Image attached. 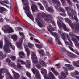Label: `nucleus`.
<instances>
[{
    "label": "nucleus",
    "mask_w": 79,
    "mask_h": 79,
    "mask_svg": "<svg viewBox=\"0 0 79 79\" xmlns=\"http://www.w3.org/2000/svg\"><path fill=\"white\" fill-rule=\"evenodd\" d=\"M31 58L32 61L33 63L35 64H38L35 65V66L37 68H40L42 67V66H47V64L45 62L42 60L41 59H40L39 61H37V57L36 56L35 54L34 53V52L33 51H32L31 52Z\"/></svg>",
    "instance_id": "f257e3e1"
},
{
    "label": "nucleus",
    "mask_w": 79,
    "mask_h": 79,
    "mask_svg": "<svg viewBox=\"0 0 79 79\" xmlns=\"http://www.w3.org/2000/svg\"><path fill=\"white\" fill-rule=\"evenodd\" d=\"M23 2V9L25 11V13L28 17H29L30 18L31 20L33 21L34 20V17L32 16V15L31 13V12L29 10V2L28 0H22Z\"/></svg>",
    "instance_id": "f03ea898"
},
{
    "label": "nucleus",
    "mask_w": 79,
    "mask_h": 79,
    "mask_svg": "<svg viewBox=\"0 0 79 79\" xmlns=\"http://www.w3.org/2000/svg\"><path fill=\"white\" fill-rule=\"evenodd\" d=\"M4 40L5 42V44L3 48L4 51L5 52L7 53H8L11 52V50L9 48V46L11 47L12 50H14L15 49V46H12L11 43L10 42L8 41L7 38L6 37L4 38Z\"/></svg>",
    "instance_id": "7ed1b4c3"
},
{
    "label": "nucleus",
    "mask_w": 79,
    "mask_h": 79,
    "mask_svg": "<svg viewBox=\"0 0 79 79\" xmlns=\"http://www.w3.org/2000/svg\"><path fill=\"white\" fill-rule=\"evenodd\" d=\"M57 18L59 21V22L57 21V24L60 30H61L62 28H63L64 31L68 32L69 30L66 28V26L65 24H64L63 22L61 21L63 20V18L60 16L58 17Z\"/></svg>",
    "instance_id": "20e7f679"
},
{
    "label": "nucleus",
    "mask_w": 79,
    "mask_h": 79,
    "mask_svg": "<svg viewBox=\"0 0 79 79\" xmlns=\"http://www.w3.org/2000/svg\"><path fill=\"white\" fill-rule=\"evenodd\" d=\"M65 21L68 23L71 27L72 29L76 30V31H78L79 28V25L78 24H76L75 25L73 24L70 19L69 18H66L65 19Z\"/></svg>",
    "instance_id": "39448f33"
},
{
    "label": "nucleus",
    "mask_w": 79,
    "mask_h": 79,
    "mask_svg": "<svg viewBox=\"0 0 79 79\" xmlns=\"http://www.w3.org/2000/svg\"><path fill=\"white\" fill-rule=\"evenodd\" d=\"M48 29L49 32H50L51 34V35H53V36H54V37H55L56 38V42L57 43V44H58L59 45H62V43H61L60 42V40H59V39H58V33L53 32H52V31L50 30V29L48 28Z\"/></svg>",
    "instance_id": "423d86ee"
},
{
    "label": "nucleus",
    "mask_w": 79,
    "mask_h": 79,
    "mask_svg": "<svg viewBox=\"0 0 79 79\" xmlns=\"http://www.w3.org/2000/svg\"><path fill=\"white\" fill-rule=\"evenodd\" d=\"M69 34L71 36V37H72V40L73 42H75V46H76V47H78V46H79L78 48L79 49V44L77 41L76 39L74 38V37H76L78 39V40H79V37L76 36V35H74L73 32L69 33Z\"/></svg>",
    "instance_id": "0eeeda50"
},
{
    "label": "nucleus",
    "mask_w": 79,
    "mask_h": 79,
    "mask_svg": "<svg viewBox=\"0 0 79 79\" xmlns=\"http://www.w3.org/2000/svg\"><path fill=\"white\" fill-rule=\"evenodd\" d=\"M68 15L72 20H74V17H73V16H74L75 20L76 22L78 21V19L76 17V12L75 10H73V12L72 14L71 12H68Z\"/></svg>",
    "instance_id": "6e6552de"
},
{
    "label": "nucleus",
    "mask_w": 79,
    "mask_h": 79,
    "mask_svg": "<svg viewBox=\"0 0 79 79\" xmlns=\"http://www.w3.org/2000/svg\"><path fill=\"white\" fill-rule=\"evenodd\" d=\"M4 28H2V29L3 31L5 33H11V32H13L14 31L11 27L9 26L6 25L4 26Z\"/></svg>",
    "instance_id": "1a4fd4ad"
},
{
    "label": "nucleus",
    "mask_w": 79,
    "mask_h": 79,
    "mask_svg": "<svg viewBox=\"0 0 79 79\" xmlns=\"http://www.w3.org/2000/svg\"><path fill=\"white\" fill-rule=\"evenodd\" d=\"M40 13H37V17L36 18L35 20L39 26L40 27H42V20H41L40 19Z\"/></svg>",
    "instance_id": "9d476101"
},
{
    "label": "nucleus",
    "mask_w": 79,
    "mask_h": 79,
    "mask_svg": "<svg viewBox=\"0 0 79 79\" xmlns=\"http://www.w3.org/2000/svg\"><path fill=\"white\" fill-rule=\"evenodd\" d=\"M42 16L44 18L46 21L48 22V23H52V21L49 19V18L52 17V15H47L44 13H42Z\"/></svg>",
    "instance_id": "9b49d317"
},
{
    "label": "nucleus",
    "mask_w": 79,
    "mask_h": 79,
    "mask_svg": "<svg viewBox=\"0 0 79 79\" xmlns=\"http://www.w3.org/2000/svg\"><path fill=\"white\" fill-rule=\"evenodd\" d=\"M31 70L32 71L33 74L35 75V77L36 78L39 79H41V77H40V74L39 73V72L37 69L34 68H33Z\"/></svg>",
    "instance_id": "f8f14e48"
},
{
    "label": "nucleus",
    "mask_w": 79,
    "mask_h": 79,
    "mask_svg": "<svg viewBox=\"0 0 79 79\" xmlns=\"http://www.w3.org/2000/svg\"><path fill=\"white\" fill-rule=\"evenodd\" d=\"M43 4L45 6L46 9V10L48 11V12H50L51 13H53V12H54V10H53V8L52 7H48L47 6V2L46 1H43Z\"/></svg>",
    "instance_id": "ddd939ff"
},
{
    "label": "nucleus",
    "mask_w": 79,
    "mask_h": 79,
    "mask_svg": "<svg viewBox=\"0 0 79 79\" xmlns=\"http://www.w3.org/2000/svg\"><path fill=\"white\" fill-rule=\"evenodd\" d=\"M64 68L65 70H66L64 71V73H65L63 72H61V74L63 77H61L60 76H58V77L59 79H65V78L67 77L66 76L68 75V71L66 70V68L64 67Z\"/></svg>",
    "instance_id": "4468645a"
},
{
    "label": "nucleus",
    "mask_w": 79,
    "mask_h": 79,
    "mask_svg": "<svg viewBox=\"0 0 79 79\" xmlns=\"http://www.w3.org/2000/svg\"><path fill=\"white\" fill-rule=\"evenodd\" d=\"M58 7L55 6V8L57 11H61V12H63L64 13V14L63 13H60V16H66V14H65V10L61 7H60L59 9H58Z\"/></svg>",
    "instance_id": "2eb2a0df"
},
{
    "label": "nucleus",
    "mask_w": 79,
    "mask_h": 79,
    "mask_svg": "<svg viewBox=\"0 0 79 79\" xmlns=\"http://www.w3.org/2000/svg\"><path fill=\"white\" fill-rule=\"evenodd\" d=\"M8 64L10 66H13V67H14L15 69H17V68H18L19 69H21V68H22V66H21V64H17V65L16 66L15 65V63L10 62L8 63Z\"/></svg>",
    "instance_id": "dca6fc26"
},
{
    "label": "nucleus",
    "mask_w": 79,
    "mask_h": 79,
    "mask_svg": "<svg viewBox=\"0 0 79 79\" xmlns=\"http://www.w3.org/2000/svg\"><path fill=\"white\" fill-rule=\"evenodd\" d=\"M23 43V38H21L19 42H17L16 43L15 45L20 50H22L23 48L21 46L22 44Z\"/></svg>",
    "instance_id": "f3484780"
},
{
    "label": "nucleus",
    "mask_w": 79,
    "mask_h": 79,
    "mask_svg": "<svg viewBox=\"0 0 79 79\" xmlns=\"http://www.w3.org/2000/svg\"><path fill=\"white\" fill-rule=\"evenodd\" d=\"M31 8L32 11L33 13L35 12V10L36 11H38V9L37 8V6L35 4H31Z\"/></svg>",
    "instance_id": "a211bd4d"
},
{
    "label": "nucleus",
    "mask_w": 79,
    "mask_h": 79,
    "mask_svg": "<svg viewBox=\"0 0 79 79\" xmlns=\"http://www.w3.org/2000/svg\"><path fill=\"white\" fill-rule=\"evenodd\" d=\"M58 33L60 35H61V37L63 40H65V36L67 35V34L65 33H63L61 31L59 30Z\"/></svg>",
    "instance_id": "6ab92c4d"
},
{
    "label": "nucleus",
    "mask_w": 79,
    "mask_h": 79,
    "mask_svg": "<svg viewBox=\"0 0 79 79\" xmlns=\"http://www.w3.org/2000/svg\"><path fill=\"white\" fill-rule=\"evenodd\" d=\"M49 77H47L46 75L44 76V77L45 79H55V76H53L52 72H49Z\"/></svg>",
    "instance_id": "aec40b11"
},
{
    "label": "nucleus",
    "mask_w": 79,
    "mask_h": 79,
    "mask_svg": "<svg viewBox=\"0 0 79 79\" xmlns=\"http://www.w3.org/2000/svg\"><path fill=\"white\" fill-rule=\"evenodd\" d=\"M0 3L2 5L5 6L7 8H10V7H9V6H7V5L4 4L6 3V4H9V2L8 1H3L2 0L0 1Z\"/></svg>",
    "instance_id": "412c9836"
},
{
    "label": "nucleus",
    "mask_w": 79,
    "mask_h": 79,
    "mask_svg": "<svg viewBox=\"0 0 79 79\" xmlns=\"http://www.w3.org/2000/svg\"><path fill=\"white\" fill-rule=\"evenodd\" d=\"M66 37L67 38L68 40H69V42L70 44H69V43H68V42L66 41H64L65 44L66 45H70V46H71V47H73V43L72 42H71V40H70V39H69V37H68V36H67Z\"/></svg>",
    "instance_id": "4be33fe9"
},
{
    "label": "nucleus",
    "mask_w": 79,
    "mask_h": 79,
    "mask_svg": "<svg viewBox=\"0 0 79 79\" xmlns=\"http://www.w3.org/2000/svg\"><path fill=\"white\" fill-rule=\"evenodd\" d=\"M65 9L67 11V13H71L69 11L68 12V11H71V14L73 13L74 11H75L71 7H66L65 8Z\"/></svg>",
    "instance_id": "5701e85b"
},
{
    "label": "nucleus",
    "mask_w": 79,
    "mask_h": 79,
    "mask_svg": "<svg viewBox=\"0 0 79 79\" xmlns=\"http://www.w3.org/2000/svg\"><path fill=\"white\" fill-rule=\"evenodd\" d=\"M24 46L25 48V49L26 51L27 56H29V55H30V51L29 50V49L27 48V45L25 44H24Z\"/></svg>",
    "instance_id": "b1692460"
},
{
    "label": "nucleus",
    "mask_w": 79,
    "mask_h": 79,
    "mask_svg": "<svg viewBox=\"0 0 79 79\" xmlns=\"http://www.w3.org/2000/svg\"><path fill=\"white\" fill-rule=\"evenodd\" d=\"M67 55L69 56L70 57H71V58H76L77 56L76 55L74 54L71 53V52H67Z\"/></svg>",
    "instance_id": "393cba45"
},
{
    "label": "nucleus",
    "mask_w": 79,
    "mask_h": 79,
    "mask_svg": "<svg viewBox=\"0 0 79 79\" xmlns=\"http://www.w3.org/2000/svg\"><path fill=\"white\" fill-rule=\"evenodd\" d=\"M12 72L15 78V79H19V74L14 71H13Z\"/></svg>",
    "instance_id": "a878e982"
},
{
    "label": "nucleus",
    "mask_w": 79,
    "mask_h": 79,
    "mask_svg": "<svg viewBox=\"0 0 79 79\" xmlns=\"http://www.w3.org/2000/svg\"><path fill=\"white\" fill-rule=\"evenodd\" d=\"M25 64L26 66V68H29L30 67V66L31 65V62H30V61L28 60H27L25 62Z\"/></svg>",
    "instance_id": "bb28decb"
},
{
    "label": "nucleus",
    "mask_w": 79,
    "mask_h": 79,
    "mask_svg": "<svg viewBox=\"0 0 79 79\" xmlns=\"http://www.w3.org/2000/svg\"><path fill=\"white\" fill-rule=\"evenodd\" d=\"M11 37L14 42L16 41L18 39V36L15 34L12 35Z\"/></svg>",
    "instance_id": "cd10ccee"
},
{
    "label": "nucleus",
    "mask_w": 79,
    "mask_h": 79,
    "mask_svg": "<svg viewBox=\"0 0 79 79\" xmlns=\"http://www.w3.org/2000/svg\"><path fill=\"white\" fill-rule=\"evenodd\" d=\"M52 2L56 4L58 6H60L61 5V4L60 2V1L57 0H52Z\"/></svg>",
    "instance_id": "c85d7f7f"
},
{
    "label": "nucleus",
    "mask_w": 79,
    "mask_h": 79,
    "mask_svg": "<svg viewBox=\"0 0 79 79\" xmlns=\"http://www.w3.org/2000/svg\"><path fill=\"white\" fill-rule=\"evenodd\" d=\"M65 66L67 67L69 69H70L71 70H73L74 69V67H72L71 65L68 64H65Z\"/></svg>",
    "instance_id": "c756f323"
},
{
    "label": "nucleus",
    "mask_w": 79,
    "mask_h": 79,
    "mask_svg": "<svg viewBox=\"0 0 79 79\" xmlns=\"http://www.w3.org/2000/svg\"><path fill=\"white\" fill-rule=\"evenodd\" d=\"M19 56H20L21 58H24V53L23 51H21L19 52Z\"/></svg>",
    "instance_id": "7c9ffc66"
},
{
    "label": "nucleus",
    "mask_w": 79,
    "mask_h": 79,
    "mask_svg": "<svg viewBox=\"0 0 79 79\" xmlns=\"http://www.w3.org/2000/svg\"><path fill=\"white\" fill-rule=\"evenodd\" d=\"M62 3H65L66 2V1L65 0H60ZM67 1L69 4V5H72V3L70 0H67Z\"/></svg>",
    "instance_id": "2f4dec72"
},
{
    "label": "nucleus",
    "mask_w": 79,
    "mask_h": 79,
    "mask_svg": "<svg viewBox=\"0 0 79 79\" xmlns=\"http://www.w3.org/2000/svg\"><path fill=\"white\" fill-rule=\"evenodd\" d=\"M6 56V55L4 54L3 55L2 52H0V60H2L5 58Z\"/></svg>",
    "instance_id": "473e14b6"
},
{
    "label": "nucleus",
    "mask_w": 79,
    "mask_h": 79,
    "mask_svg": "<svg viewBox=\"0 0 79 79\" xmlns=\"http://www.w3.org/2000/svg\"><path fill=\"white\" fill-rule=\"evenodd\" d=\"M38 52L40 54L42 55H44L45 54V52L43 49L38 50Z\"/></svg>",
    "instance_id": "72a5a7b5"
},
{
    "label": "nucleus",
    "mask_w": 79,
    "mask_h": 79,
    "mask_svg": "<svg viewBox=\"0 0 79 79\" xmlns=\"http://www.w3.org/2000/svg\"><path fill=\"white\" fill-rule=\"evenodd\" d=\"M41 70V72L42 73V74H47V70L44 69H40Z\"/></svg>",
    "instance_id": "f704fd0d"
},
{
    "label": "nucleus",
    "mask_w": 79,
    "mask_h": 79,
    "mask_svg": "<svg viewBox=\"0 0 79 79\" xmlns=\"http://www.w3.org/2000/svg\"><path fill=\"white\" fill-rule=\"evenodd\" d=\"M17 61L18 62H20L22 64H25V62L22 60H21V59L19 57L17 59Z\"/></svg>",
    "instance_id": "c9c22d12"
},
{
    "label": "nucleus",
    "mask_w": 79,
    "mask_h": 79,
    "mask_svg": "<svg viewBox=\"0 0 79 79\" xmlns=\"http://www.w3.org/2000/svg\"><path fill=\"white\" fill-rule=\"evenodd\" d=\"M77 63L75 61L73 62V64L77 67H79V60L77 61Z\"/></svg>",
    "instance_id": "e433bc0d"
},
{
    "label": "nucleus",
    "mask_w": 79,
    "mask_h": 79,
    "mask_svg": "<svg viewBox=\"0 0 79 79\" xmlns=\"http://www.w3.org/2000/svg\"><path fill=\"white\" fill-rule=\"evenodd\" d=\"M37 4L39 5V6L40 8V10H44V7H43V6H42L41 3L39 2H38L37 3Z\"/></svg>",
    "instance_id": "4c0bfd02"
},
{
    "label": "nucleus",
    "mask_w": 79,
    "mask_h": 79,
    "mask_svg": "<svg viewBox=\"0 0 79 79\" xmlns=\"http://www.w3.org/2000/svg\"><path fill=\"white\" fill-rule=\"evenodd\" d=\"M5 10H6V9L4 8V7H0V13H3V11H5Z\"/></svg>",
    "instance_id": "58836bf2"
},
{
    "label": "nucleus",
    "mask_w": 79,
    "mask_h": 79,
    "mask_svg": "<svg viewBox=\"0 0 79 79\" xmlns=\"http://www.w3.org/2000/svg\"><path fill=\"white\" fill-rule=\"evenodd\" d=\"M3 71V69H0V79H2L4 77L2 75L1 73L2 71Z\"/></svg>",
    "instance_id": "ea45409f"
},
{
    "label": "nucleus",
    "mask_w": 79,
    "mask_h": 79,
    "mask_svg": "<svg viewBox=\"0 0 79 79\" xmlns=\"http://www.w3.org/2000/svg\"><path fill=\"white\" fill-rule=\"evenodd\" d=\"M26 74L27 76L29 77H31V74L30 73H29V72H26Z\"/></svg>",
    "instance_id": "a19ab883"
},
{
    "label": "nucleus",
    "mask_w": 79,
    "mask_h": 79,
    "mask_svg": "<svg viewBox=\"0 0 79 79\" xmlns=\"http://www.w3.org/2000/svg\"><path fill=\"white\" fill-rule=\"evenodd\" d=\"M28 46L30 48H32V47H34V45L31 43H28Z\"/></svg>",
    "instance_id": "79ce46f5"
},
{
    "label": "nucleus",
    "mask_w": 79,
    "mask_h": 79,
    "mask_svg": "<svg viewBox=\"0 0 79 79\" xmlns=\"http://www.w3.org/2000/svg\"><path fill=\"white\" fill-rule=\"evenodd\" d=\"M16 56H12L11 57V58L12 60V61H15V60H16Z\"/></svg>",
    "instance_id": "37998d69"
},
{
    "label": "nucleus",
    "mask_w": 79,
    "mask_h": 79,
    "mask_svg": "<svg viewBox=\"0 0 79 79\" xmlns=\"http://www.w3.org/2000/svg\"><path fill=\"white\" fill-rule=\"evenodd\" d=\"M52 40H53L52 39V38H50L48 40V42H49V43H52Z\"/></svg>",
    "instance_id": "c03bdc74"
},
{
    "label": "nucleus",
    "mask_w": 79,
    "mask_h": 79,
    "mask_svg": "<svg viewBox=\"0 0 79 79\" xmlns=\"http://www.w3.org/2000/svg\"><path fill=\"white\" fill-rule=\"evenodd\" d=\"M2 46H3V42H2V41H1L0 42V48L2 49Z\"/></svg>",
    "instance_id": "a18cd8bd"
},
{
    "label": "nucleus",
    "mask_w": 79,
    "mask_h": 79,
    "mask_svg": "<svg viewBox=\"0 0 79 79\" xmlns=\"http://www.w3.org/2000/svg\"><path fill=\"white\" fill-rule=\"evenodd\" d=\"M69 48L71 50V51H72V52H74V50L72 47H71L70 46H69Z\"/></svg>",
    "instance_id": "49530a36"
},
{
    "label": "nucleus",
    "mask_w": 79,
    "mask_h": 79,
    "mask_svg": "<svg viewBox=\"0 0 79 79\" xmlns=\"http://www.w3.org/2000/svg\"><path fill=\"white\" fill-rule=\"evenodd\" d=\"M35 46H36V47L38 48H41L42 47L41 46H40L39 45H38V44H35Z\"/></svg>",
    "instance_id": "de8ad7c7"
},
{
    "label": "nucleus",
    "mask_w": 79,
    "mask_h": 79,
    "mask_svg": "<svg viewBox=\"0 0 79 79\" xmlns=\"http://www.w3.org/2000/svg\"><path fill=\"white\" fill-rule=\"evenodd\" d=\"M56 66L58 68H60V64H56Z\"/></svg>",
    "instance_id": "09e8293b"
},
{
    "label": "nucleus",
    "mask_w": 79,
    "mask_h": 79,
    "mask_svg": "<svg viewBox=\"0 0 79 79\" xmlns=\"http://www.w3.org/2000/svg\"><path fill=\"white\" fill-rule=\"evenodd\" d=\"M53 73L55 74V75H56V76H58V72L57 71H55L53 72Z\"/></svg>",
    "instance_id": "8fccbe9b"
},
{
    "label": "nucleus",
    "mask_w": 79,
    "mask_h": 79,
    "mask_svg": "<svg viewBox=\"0 0 79 79\" xmlns=\"http://www.w3.org/2000/svg\"><path fill=\"white\" fill-rule=\"evenodd\" d=\"M6 62H8L9 63H10L11 62V60L9 59H6Z\"/></svg>",
    "instance_id": "3c124183"
},
{
    "label": "nucleus",
    "mask_w": 79,
    "mask_h": 79,
    "mask_svg": "<svg viewBox=\"0 0 79 79\" xmlns=\"http://www.w3.org/2000/svg\"><path fill=\"white\" fill-rule=\"evenodd\" d=\"M19 35H22V36H23V37H24V35H23V33H22L21 32H19Z\"/></svg>",
    "instance_id": "603ef678"
},
{
    "label": "nucleus",
    "mask_w": 79,
    "mask_h": 79,
    "mask_svg": "<svg viewBox=\"0 0 79 79\" xmlns=\"http://www.w3.org/2000/svg\"><path fill=\"white\" fill-rule=\"evenodd\" d=\"M34 40L36 42H38V43H40V42H39V40H37L35 39H34Z\"/></svg>",
    "instance_id": "864d4df0"
},
{
    "label": "nucleus",
    "mask_w": 79,
    "mask_h": 79,
    "mask_svg": "<svg viewBox=\"0 0 79 79\" xmlns=\"http://www.w3.org/2000/svg\"><path fill=\"white\" fill-rule=\"evenodd\" d=\"M75 74H76V75H78V74H79V72L77 71H75Z\"/></svg>",
    "instance_id": "5fc2aeb1"
},
{
    "label": "nucleus",
    "mask_w": 79,
    "mask_h": 79,
    "mask_svg": "<svg viewBox=\"0 0 79 79\" xmlns=\"http://www.w3.org/2000/svg\"><path fill=\"white\" fill-rule=\"evenodd\" d=\"M51 69L52 71L53 72L55 71V69L53 67H52L51 68Z\"/></svg>",
    "instance_id": "6e6d98bb"
},
{
    "label": "nucleus",
    "mask_w": 79,
    "mask_h": 79,
    "mask_svg": "<svg viewBox=\"0 0 79 79\" xmlns=\"http://www.w3.org/2000/svg\"><path fill=\"white\" fill-rule=\"evenodd\" d=\"M64 61H66V62H67L68 63H69V61H68V60L67 59H64Z\"/></svg>",
    "instance_id": "4d7b16f0"
},
{
    "label": "nucleus",
    "mask_w": 79,
    "mask_h": 79,
    "mask_svg": "<svg viewBox=\"0 0 79 79\" xmlns=\"http://www.w3.org/2000/svg\"><path fill=\"white\" fill-rule=\"evenodd\" d=\"M3 19L1 18L0 19V22H1V23H2V22H3Z\"/></svg>",
    "instance_id": "13d9d810"
},
{
    "label": "nucleus",
    "mask_w": 79,
    "mask_h": 79,
    "mask_svg": "<svg viewBox=\"0 0 79 79\" xmlns=\"http://www.w3.org/2000/svg\"><path fill=\"white\" fill-rule=\"evenodd\" d=\"M74 2H77V3H79V1H78L77 0H73Z\"/></svg>",
    "instance_id": "bf43d9fd"
},
{
    "label": "nucleus",
    "mask_w": 79,
    "mask_h": 79,
    "mask_svg": "<svg viewBox=\"0 0 79 79\" xmlns=\"http://www.w3.org/2000/svg\"><path fill=\"white\" fill-rule=\"evenodd\" d=\"M5 19L7 21V22H8V21H9V19H8L7 18H5Z\"/></svg>",
    "instance_id": "052dcab7"
},
{
    "label": "nucleus",
    "mask_w": 79,
    "mask_h": 79,
    "mask_svg": "<svg viewBox=\"0 0 79 79\" xmlns=\"http://www.w3.org/2000/svg\"><path fill=\"white\" fill-rule=\"evenodd\" d=\"M76 6L77 8L79 9V4H76Z\"/></svg>",
    "instance_id": "680f3d73"
},
{
    "label": "nucleus",
    "mask_w": 79,
    "mask_h": 79,
    "mask_svg": "<svg viewBox=\"0 0 79 79\" xmlns=\"http://www.w3.org/2000/svg\"><path fill=\"white\" fill-rule=\"evenodd\" d=\"M46 54L47 55H48V56H50V54H49L48 52H46Z\"/></svg>",
    "instance_id": "e2e57ef3"
},
{
    "label": "nucleus",
    "mask_w": 79,
    "mask_h": 79,
    "mask_svg": "<svg viewBox=\"0 0 79 79\" xmlns=\"http://www.w3.org/2000/svg\"><path fill=\"white\" fill-rule=\"evenodd\" d=\"M29 35L30 36H32V37H34V36L33 35H32L30 33H29Z\"/></svg>",
    "instance_id": "0e129e2a"
},
{
    "label": "nucleus",
    "mask_w": 79,
    "mask_h": 79,
    "mask_svg": "<svg viewBox=\"0 0 79 79\" xmlns=\"http://www.w3.org/2000/svg\"><path fill=\"white\" fill-rule=\"evenodd\" d=\"M16 29H17V30L18 29V30H19V29H21V28L19 27V28H18L16 27Z\"/></svg>",
    "instance_id": "69168bd1"
},
{
    "label": "nucleus",
    "mask_w": 79,
    "mask_h": 79,
    "mask_svg": "<svg viewBox=\"0 0 79 79\" xmlns=\"http://www.w3.org/2000/svg\"><path fill=\"white\" fill-rule=\"evenodd\" d=\"M76 54L77 55H79V53L77 52H76Z\"/></svg>",
    "instance_id": "338daca9"
},
{
    "label": "nucleus",
    "mask_w": 79,
    "mask_h": 79,
    "mask_svg": "<svg viewBox=\"0 0 79 79\" xmlns=\"http://www.w3.org/2000/svg\"><path fill=\"white\" fill-rule=\"evenodd\" d=\"M30 40H33V38L32 37H30Z\"/></svg>",
    "instance_id": "774afa93"
}]
</instances>
